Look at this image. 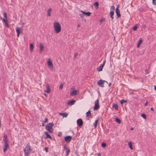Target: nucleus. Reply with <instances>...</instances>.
Segmentation results:
<instances>
[{
	"label": "nucleus",
	"instance_id": "nucleus-1",
	"mask_svg": "<svg viewBox=\"0 0 156 156\" xmlns=\"http://www.w3.org/2000/svg\"><path fill=\"white\" fill-rule=\"evenodd\" d=\"M54 30L56 33H58L61 31V26L58 22H54L53 23Z\"/></svg>",
	"mask_w": 156,
	"mask_h": 156
},
{
	"label": "nucleus",
	"instance_id": "nucleus-2",
	"mask_svg": "<svg viewBox=\"0 0 156 156\" xmlns=\"http://www.w3.org/2000/svg\"><path fill=\"white\" fill-rule=\"evenodd\" d=\"M32 149L31 148L30 144L28 143L24 149V151L25 153V156H28Z\"/></svg>",
	"mask_w": 156,
	"mask_h": 156
},
{
	"label": "nucleus",
	"instance_id": "nucleus-3",
	"mask_svg": "<svg viewBox=\"0 0 156 156\" xmlns=\"http://www.w3.org/2000/svg\"><path fill=\"white\" fill-rule=\"evenodd\" d=\"M54 125V124L52 123H48L46 126V130L49 133L53 132V129L52 128Z\"/></svg>",
	"mask_w": 156,
	"mask_h": 156
},
{
	"label": "nucleus",
	"instance_id": "nucleus-4",
	"mask_svg": "<svg viewBox=\"0 0 156 156\" xmlns=\"http://www.w3.org/2000/svg\"><path fill=\"white\" fill-rule=\"evenodd\" d=\"M79 92V91L77 90H75L74 87H73L71 90L70 95L71 96H74L76 95L77 93Z\"/></svg>",
	"mask_w": 156,
	"mask_h": 156
},
{
	"label": "nucleus",
	"instance_id": "nucleus-5",
	"mask_svg": "<svg viewBox=\"0 0 156 156\" xmlns=\"http://www.w3.org/2000/svg\"><path fill=\"white\" fill-rule=\"evenodd\" d=\"M100 108L99 104V99H97L95 102V105L93 108L94 111L98 110Z\"/></svg>",
	"mask_w": 156,
	"mask_h": 156
},
{
	"label": "nucleus",
	"instance_id": "nucleus-6",
	"mask_svg": "<svg viewBox=\"0 0 156 156\" xmlns=\"http://www.w3.org/2000/svg\"><path fill=\"white\" fill-rule=\"evenodd\" d=\"M106 82L107 83H108V82L105 80H99L97 82V83L98 85L99 86L102 87H104V83Z\"/></svg>",
	"mask_w": 156,
	"mask_h": 156
},
{
	"label": "nucleus",
	"instance_id": "nucleus-7",
	"mask_svg": "<svg viewBox=\"0 0 156 156\" xmlns=\"http://www.w3.org/2000/svg\"><path fill=\"white\" fill-rule=\"evenodd\" d=\"M47 64L49 68L51 70L53 69V65L51 61L49 59L47 62Z\"/></svg>",
	"mask_w": 156,
	"mask_h": 156
},
{
	"label": "nucleus",
	"instance_id": "nucleus-8",
	"mask_svg": "<svg viewBox=\"0 0 156 156\" xmlns=\"http://www.w3.org/2000/svg\"><path fill=\"white\" fill-rule=\"evenodd\" d=\"M115 9V7L114 5H112L110 8V15L112 17L113 16L114 14V12Z\"/></svg>",
	"mask_w": 156,
	"mask_h": 156
},
{
	"label": "nucleus",
	"instance_id": "nucleus-9",
	"mask_svg": "<svg viewBox=\"0 0 156 156\" xmlns=\"http://www.w3.org/2000/svg\"><path fill=\"white\" fill-rule=\"evenodd\" d=\"M119 7V5H118L117 8L116 9H115V12L118 18L121 17V14L120 13V10L118 9Z\"/></svg>",
	"mask_w": 156,
	"mask_h": 156
},
{
	"label": "nucleus",
	"instance_id": "nucleus-10",
	"mask_svg": "<svg viewBox=\"0 0 156 156\" xmlns=\"http://www.w3.org/2000/svg\"><path fill=\"white\" fill-rule=\"evenodd\" d=\"M77 123L79 126H81L83 125V122L81 119H78L77 121Z\"/></svg>",
	"mask_w": 156,
	"mask_h": 156
},
{
	"label": "nucleus",
	"instance_id": "nucleus-11",
	"mask_svg": "<svg viewBox=\"0 0 156 156\" xmlns=\"http://www.w3.org/2000/svg\"><path fill=\"white\" fill-rule=\"evenodd\" d=\"M106 62V60H104L103 62V64L100 66L98 68H97V70L98 71H101L102 70V69L105 65V64Z\"/></svg>",
	"mask_w": 156,
	"mask_h": 156
},
{
	"label": "nucleus",
	"instance_id": "nucleus-12",
	"mask_svg": "<svg viewBox=\"0 0 156 156\" xmlns=\"http://www.w3.org/2000/svg\"><path fill=\"white\" fill-rule=\"evenodd\" d=\"M72 137L70 136H67L65 138V141L68 143H69L72 139Z\"/></svg>",
	"mask_w": 156,
	"mask_h": 156
},
{
	"label": "nucleus",
	"instance_id": "nucleus-13",
	"mask_svg": "<svg viewBox=\"0 0 156 156\" xmlns=\"http://www.w3.org/2000/svg\"><path fill=\"white\" fill-rule=\"evenodd\" d=\"M64 149L65 150V151L66 152V156H68L69 154V153L70 152V150L69 149H68L66 145H64Z\"/></svg>",
	"mask_w": 156,
	"mask_h": 156
},
{
	"label": "nucleus",
	"instance_id": "nucleus-14",
	"mask_svg": "<svg viewBox=\"0 0 156 156\" xmlns=\"http://www.w3.org/2000/svg\"><path fill=\"white\" fill-rule=\"evenodd\" d=\"M39 48V52L40 53H42L44 49V47L42 43H41L40 44Z\"/></svg>",
	"mask_w": 156,
	"mask_h": 156
},
{
	"label": "nucleus",
	"instance_id": "nucleus-15",
	"mask_svg": "<svg viewBox=\"0 0 156 156\" xmlns=\"http://www.w3.org/2000/svg\"><path fill=\"white\" fill-rule=\"evenodd\" d=\"M5 146L3 148V151L4 152H5L7 150L8 148H9L8 144H4Z\"/></svg>",
	"mask_w": 156,
	"mask_h": 156
},
{
	"label": "nucleus",
	"instance_id": "nucleus-16",
	"mask_svg": "<svg viewBox=\"0 0 156 156\" xmlns=\"http://www.w3.org/2000/svg\"><path fill=\"white\" fill-rule=\"evenodd\" d=\"M3 140L4 142V144H8V138L6 135H4V136Z\"/></svg>",
	"mask_w": 156,
	"mask_h": 156
},
{
	"label": "nucleus",
	"instance_id": "nucleus-17",
	"mask_svg": "<svg viewBox=\"0 0 156 156\" xmlns=\"http://www.w3.org/2000/svg\"><path fill=\"white\" fill-rule=\"evenodd\" d=\"M80 12H82L83 14L87 15V16H90L91 14V12H85L82 11H80Z\"/></svg>",
	"mask_w": 156,
	"mask_h": 156
},
{
	"label": "nucleus",
	"instance_id": "nucleus-18",
	"mask_svg": "<svg viewBox=\"0 0 156 156\" xmlns=\"http://www.w3.org/2000/svg\"><path fill=\"white\" fill-rule=\"evenodd\" d=\"M52 11V9L51 8H49L47 11V16H51V13Z\"/></svg>",
	"mask_w": 156,
	"mask_h": 156
},
{
	"label": "nucleus",
	"instance_id": "nucleus-19",
	"mask_svg": "<svg viewBox=\"0 0 156 156\" xmlns=\"http://www.w3.org/2000/svg\"><path fill=\"white\" fill-rule=\"evenodd\" d=\"M44 133L46 135V138H49L50 139H52V137L47 132L45 131L44 132Z\"/></svg>",
	"mask_w": 156,
	"mask_h": 156
},
{
	"label": "nucleus",
	"instance_id": "nucleus-20",
	"mask_svg": "<svg viewBox=\"0 0 156 156\" xmlns=\"http://www.w3.org/2000/svg\"><path fill=\"white\" fill-rule=\"evenodd\" d=\"M47 90H45V92L47 93H49L50 92V87L48 85H47L46 86Z\"/></svg>",
	"mask_w": 156,
	"mask_h": 156
},
{
	"label": "nucleus",
	"instance_id": "nucleus-21",
	"mask_svg": "<svg viewBox=\"0 0 156 156\" xmlns=\"http://www.w3.org/2000/svg\"><path fill=\"white\" fill-rule=\"evenodd\" d=\"M86 114L87 117H90L92 118V115L89 110L86 112Z\"/></svg>",
	"mask_w": 156,
	"mask_h": 156
},
{
	"label": "nucleus",
	"instance_id": "nucleus-22",
	"mask_svg": "<svg viewBox=\"0 0 156 156\" xmlns=\"http://www.w3.org/2000/svg\"><path fill=\"white\" fill-rule=\"evenodd\" d=\"M21 31V29L19 28L18 27H17L16 29V32L17 34V37H19L20 33Z\"/></svg>",
	"mask_w": 156,
	"mask_h": 156
},
{
	"label": "nucleus",
	"instance_id": "nucleus-23",
	"mask_svg": "<svg viewBox=\"0 0 156 156\" xmlns=\"http://www.w3.org/2000/svg\"><path fill=\"white\" fill-rule=\"evenodd\" d=\"M99 118H98V119L96 120L95 121V122L94 123L93 125L94 126L95 128H96L97 126V124L98 123V122L99 120Z\"/></svg>",
	"mask_w": 156,
	"mask_h": 156
},
{
	"label": "nucleus",
	"instance_id": "nucleus-24",
	"mask_svg": "<svg viewBox=\"0 0 156 156\" xmlns=\"http://www.w3.org/2000/svg\"><path fill=\"white\" fill-rule=\"evenodd\" d=\"M59 115H60L63 116V117H66L68 115V114L66 112L64 113H60Z\"/></svg>",
	"mask_w": 156,
	"mask_h": 156
},
{
	"label": "nucleus",
	"instance_id": "nucleus-25",
	"mask_svg": "<svg viewBox=\"0 0 156 156\" xmlns=\"http://www.w3.org/2000/svg\"><path fill=\"white\" fill-rule=\"evenodd\" d=\"M76 101L75 100H72L70 101L68 103V104L70 105H72L74 104L75 102Z\"/></svg>",
	"mask_w": 156,
	"mask_h": 156
},
{
	"label": "nucleus",
	"instance_id": "nucleus-26",
	"mask_svg": "<svg viewBox=\"0 0 156 156\" xmlns=\"http://www.w3.org/2000/svg\"><path fill=\"white\" fill-rule=\"evenodd\" d=\"M95 8L97 9L98 7L99 4L98 2H96L94 4Z\"/></svg>",
	"mask_w": 156,
	"mask_h": 156
},
{
	"label": "nucleus",
	"instance_id": "nucleus-27",
	"mask_svg": "<svg viewBox=\"0 0 156 156\" xmlns=\"http://www.w3.org/2000/svg\"><path fill=\"white\" fill-rule=\"evenodd\" d=\"M34 45L32 43H31L30 45V49L31 52H32L34 49Z\"/></svg>",
	"mask_w": 156,
	"mask_h": 156
},
{
	"label": "nucleus",
	"instance_id": "nucleus-28",
	"mask_svg": "<svg viewBox=\"0 0 156 156\" xmlns=\"http://www.w3.org/2000/svg\"><path fill=\"white\" fill-rule=\"evenodd\" d=\"M129 146L131 150H133V149L132 147V144L131 142H129L128 143Z\"/></svg>",
	"mask_w": 156,
	"mask_h": 156
},
{
	"label": "nucleus",
	"instance_id": "nucleus-29",
	"mask_svg": "<svg viewBox=\"0 0 156 156\" xmlns=\"http://www.w3.org/2000/svg\"><path fill=\"white\" fill-rule=\"evenodd\" d=\"M142 42V39H140L139 40V42L138 43L137 47L138 48L140 46V44H141V43Z\"/></svg>",
	"mask_w": 156,
	"mask_h": 156
},
{
	"label": "nucleus",
	"instance_id": "nucleus-30",
	"mask_svg": "<svg viewBox=\"0 0 156 156\" xmlns=\"http://www.w3.org/2000/svg\"><path fill=\"white\" fill-rule=\"evenodd\" d=\"M115 120L118 123L120 124L121 123V120L118 118H116Z\"/></svg>",
	"mask_w": 156,
	"mask_h": 156
},
{
	"label": "nucleus",
	"instance_id": "nucleus-31",
	"mask_svg": "<svg viewBox=\"0 0 156 156\" xmlns=\"http://www.w3.org/2000/svg\"><path fill=\"white\" fill-rule=\"evenodd\" d=\"M113 107L115 109V110H117L118 109V106L117 104H115L113 105Z\"/></svg>",
	"mask_w": 156,
	"mask_h": 156
},
{
	"label": "nucleus",
	"instance_id": "nucleus-32",
	"mask_svg": "<svg viewBox=\"0 0 156 156\" xmlns=\"http://www.w3.org/2000/svg\"><path fill=\"white\" fill-rule=\"evenodd\" d=\"M127 102V101L126 100H125L123 99H122L120 102L121 104H123L124 103H126Z\"/></svg>",
	"mask_w": 156,
	"mask_h": 156
},
{
	"label": "nucleus",
	"instance_id": "nucleus-33",
	"mask_svg": "<svg viewBox=\"0 0 156 156\" xmlns=\"http://www.w3.org/2000/svg\"><path fill=\"white\" fill-rule=\"evenodd\" d=\"M4 17L5 19H7V15L6 12H4L3 14Z\"/></svg>",
	"mask_w": 156,
	"mask_h": 156
},
{
	"label": "nucleus",
	"instance_id": "nucleus-34",
	"mask_svg": "<svg viewBox=\"0 0 156 156\" xmlns=\"http://www.w3.org/2000/svg\"><path fill=\"white\" fill-rule=\"evenodd\" d=\"M141 116L144 119H146V116L145 114H142Z\"/></svg>",
	"mask_w": 156,
	"mask_h": 156
},
{
	"label": "nucleus",
	"instance_id": "nucleus-35",
	"mask_svg": "<svg viewBox=\"0 0 156 156\" xmlns=\"http://www.w3.org/2000/svg\"><path fill=\"white\" fill-rule=\"evenodd\" d=\"M106 144L105 143H102L101 144V147H105L106 146Z\"/></svg>",
	"mask_w": 156,
	"mask_h": 156
},
{
	"label": "nucleus",
	"instance_id": "nucleus-36",
	"mask_svg": "<svg viewBox=\"0 0 156 156\" xmlns=\"http://www.w3.org/2000/svg\"><path fill=\"white\" fill-rule=\"evenodd\" d=\"M152 3L154 5H156V0H152Z\"/></svg>",
	"mask_w": 156,
	"mask_h": 156
},
{
	"label": "nucleus",
	"instance_id": "nucleus-37",
	"mask_svg": "<svg viewBox=\"0 0 156 156\" xmlns=\"http://www.w3.org/2000/svg\"><path fill=\"white\" fill-rule=\"evenodd\" d=\"M137 27L136 26H135L133 28V30H134V31H135L137 29Z\"/></svg>",
	"mask_w": 156,
	"mask_h": 156
},
{
	"label": "nucleus",
	"instance_id": "nucleus-38",
	"mask_svg": "<svg viewBox=\"0 0 156 156\" xmlns=\"http://www.w3.org/2000/svg\"><path fill=\"white\" fill-rule=\"evenodd\" d=\"M48 122V119L47 118H46L45 119L44 121V122Z\"/></svg>",
	"mask_w": 156,
	"mask_h": 156
},
{
	"label": "nucleus",
	"instance_id": "nucleus-39",
	"mask_svg": "<svg viewBox=\"0 0 156 156\" xmlns=\"http://www.w3.org/2000/svg\"><path fill=\"white\" fill-rule=\"evenodd\" d=\"M48 147H45V151L46 152H48Z\"/></svg>",
	"mask_w": 156,
	"mask_h": 156
},
{
	"label": "nucleus",
	"instance_id": "nucleus-40",
	"mask_svg": "<svg viewBox=\"0 0 156 156\" xmlns=\"http://www.w3.org/2000/svg\"><path fill=\"white\" fill-rule=\"evenodd\" d=\"M62 135V133L61 132H59L58 135V136H60Z\"/></svg>",
	"mask_w": 156,
	"mask_h": 156
},
{
	"label": "nucleus",
	"instance_id": "nucleus-41",
	"mask_svg": "<svg viewBox=\"0 0 156 156\" xmlns=\"http://www.w3.org/2000/svg\"><path fill=\"white\" fill-rule=\"evenodd\" d=\"M63 85H61L60 86H59V89H62V88Z\"/></svg>",
	"mask_w": 156,
	"mask_h": 156
},
{
	"label": "nucleus",
	"instance_id": "nucleus-42",
	"mask_svg": "<svg viewBox=\"0 0 156 156\" xmlns=\"http://www.w3.org/2000/svg\"><path fill=\"white\" fill-rule=\"evenodd\" d=\"M5 25H6V27H9V25L8 24V22L5 23Z\"/></svg>",
	"mask_w": 156,
	"mask_h": 156
},
{
	"label": "nucleus",
	"instance_id": "nucleus-43",
	"mask_svg": "<svg viewBox=\"0 0 156 156\" xmlns=\"http://www.w3.org/2000/svg\"><path fill=\"white\" fill-rule=\"evenodd\" d=\"M145 72L146 74H148V70L147 69H146L145 70Z\"/></svg>",
	"mask_w": 156,
	"mask_h": 156
},
{
	"label": "nucleus",
	"instance_id": "nucleus-44",
	"mask_svg": "<svg viewBox=\"0 0 156 156\" xmlns=\"http://www.w3.org/2000/svg\"><path fill=\"white\" fill-rule=\"evenodd\" d=\"M4 22L6 23L7 22H8V20H7V19H5V22Z\"/></svg>",
	"mask_w": 156,
	"mask_h": 156
},
{
	"label": "nucleus",
	"instance_id": "nucleus-45",
	"mask_svg": "<svg viewBox=\"0 0 156 156\" xmlns=\"http://www.w3.org/2000/svg\"><path fill=\"white\" fill-rule=\"evenodd\" d=\"M104 20V19H101L100 20V23H101Z\"/></svg>",
	"mask_w": 156,
	"mask_h": 156
},
{
	"label": "nucleus",
	"instance_id": "nucleus-46",
	"mask_svg": "<svg viewBox=\"0 0 156 156\" xmlns=\"http://www.w3.org/2000/svg\"><path fill=\"white\" fill-rule=\"evenodd\" d=\"M80 16L81 17H83V15L82 14H80Z\"/></svg>",
	"mask_w": 156,
	"mask_h": 156
},
{
	"label": "nucleus",
	"instance_id": "nucleus-47",
	"mask_svg": "<svg viewBox=\"0 0 156 156\" xmlns=\"http://www.w3.org/2000/svg\"><path fill=\"white\" fill-rule=\"evenodd\" d=\"M78 55V54L77 53H76L75 55H74V56L76 57Z\"/></svg>",
	"mask_w": 156,
	"mask_h": 156
},
{
	"label": "nucleus",
	"instance_id": "nucleus-48",
	"mask_svg": "<svg viewBox=\"0 0 156 156\" xmlns=\"http://www.w3.org/2000/svg\"><path fill=\"white\" fill-rule=\"evenodd\" d=\"M151 110L152 111H153L154 110V108H151Z\"/></svg>",
	"mask_w": 156,
	"mask_h": 156
},
{
	"label": "nucleus",
	"instance_id": "nucleus-49",
	"mask_svg": "<svg viewBox=\"0 0 156 156\" xmlns=\"http://www.w3.org/2000/svg\"><path fill=\"white\" fill-rule=\"evenodd\" d=\"M148 103V102L147 101V102L145 104V106H147V104Z\"/></svg>",
	"mask_w": 156,
	"mask_h": 156
},
{
	"label": "nucleus",
	"instance_id": "nucleus-50",
	"mask_svg": "<svg viewBox=\"0 0 156 156\" xmlns=\"http://www.w3.org/2000/svg\"><path fill=\"white\" fill-rule=\"evenodd\" d=\"M110 17L112 19V20L114 18L113 16H112V17L111 16H110Z\"/></svg>",
	"mask_w": 156,
	"mask_h": 156
},
{
	"label": "nucleus",
	"instance_id": "nucleus-51",
	"mask_svg": "<svg viewBox=\"0 0 156 156\" xmlns=\"http://www.w3.org/2000/svg\"><path fill=\"white\" fill-rule=\"evenodd\" d=\"M154 89L156 91V86L155 85H154Z\"/></svg>",
	"mask_w": 156,
	"mask_h": 156
},
{
	"label": "nucleus",
	"instance_id": "nucleus-52",
	"mask_svg": "<svg viewBox=\"0 0 156 156\" xmlns=\"http://www.w3.org/2000/svg\"><path fill=\"white\" fill-rule=\"evenodd\" d=\"M98 156H101V154H100V153H99V154H98Z\"/></svg>",
	"mask_w": 156,
	"mask_h": 156
},
{
	"label": "nucleus",
	"instance_id": "nucleus-53",
	"mask_svg": "<svg viewBox=\"0 0 156 156\" xmlns=\"http://www.w3.org/2000/svg\"><path fill=\"white\" fill-rule=\"evenodd\" d=\"M2 20H3V22H5V18H4V19L3 18V19H2Z\"/></svg>",
	"mask_w": 156,
	"mask_h": 156
},
{
	"label": "nucleus",
	"instance_id": "nucleus-54",
	"mask_svg": "<svg viewBox=\"0 0 156 156\" xmlns=\"http://www.w3.org/2000/svg\"><path fill=\"white\" fill-rule=\"evenodd\" d=\"M2 20H3V22H5V18H4V19L3 18V19H2Z\"/></svg>",
	"mask_w": 156,
	"mask_h": 156
},
{
	"label": "nucleus",
	"instance_id": "nucleus-55",
	"mask_svg": "<svg viewBox=\"0 0 156 156\" xmlns=\"http://www.w3.org/2000/svg\"><path fill=\"white\" fill-rule=\"evenodd\" d=\"M111 86V83H109V87H110Z\"/></svg>",
	"mask_w": 156,
	"mask_h": 156
},
{
	"label": "nucleus",
	"instance_id": "nucleus-56",
	"mask_svg": "<svg viewBox=\"0 0 156 156\" xmlns=\"http://www.w3.org/2000/svg\"><path fill=\"white\" fill-rule=\"evenodd\" d=\"M44 123H42V126H44Z\"/></svg>",
	"mask_w": 156,
	"mask_h": 156
},
{
	"label": "nucleus",
	"instance_id": "nucleus-57",
	"mask_svg": "<svg viewBox=\"0 0 156 156\" xmlns=\"http://www.w3.org/2000/svg\"><path fill=\"white\" fill-rule=\"evenodd\" d=\"M130 129L131 130H133V128H131V129Z\"/></svg>",
	"mask_w": 156,
	"mask_h": 156
},
{
	"label": "nucleus",
	"instance_id": "nucleus-58",
	"mask_svg": "<svg viewBox=\"0 0 156 156\" xmlns=\"http://www.w3.org/2000/svg\"><path fill=\"white\" fill-rule=\"evenodd\" d=\"M77 27H80V24H79L78 25Z\"/></svg>",
	"mask_w": 156,
	"mask_h": 156
},
{
	"label": "nucleus",
	"instance_id": "nucleus-59",
	"mask_svg": "<svg viewBox=\"0 0 156 156\" xmlns=\"http://www.w3.org/2000/svg\"><path fill=\"white\" fill-rule=\"evenodd\" d=\"M57 156V155H55V156Z\"/></svg>",
	"mask_w": 156,
	"mask_h": 156
},
{
	"label": "nucleus",
	"instance_id": "nucleus-60",
	"mask_svg": "<svg viewBox=\"0 0 156 156\" xmlns=\"http://www.w3.org/2000/svg\"><path fill=\"white\" fill-rule=\"evenodd\" d=\"M0 122H1V120H0Z\"/></svg>",
	"mask_w": 156,
	"mask_h": 156
}]
</instances>
